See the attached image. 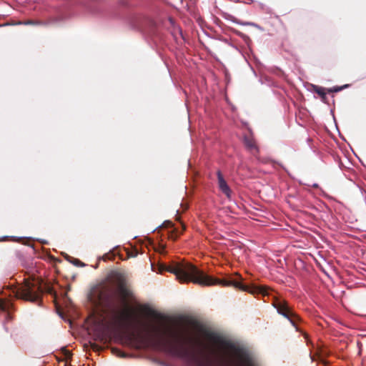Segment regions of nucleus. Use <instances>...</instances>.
I'll list each match as a JSON object with an SVG mask.
<instances>
[{"instance_id":"f257e3e1","label":"nucleus","mask_w":366,"mask_h":366,"mask_svg":"<svg viewBox=\"0 0 366 366\" xmlns=\"http://www.w3.org/2000/svg\"><path fill=\"white\" fill-rule=\"evenodd\" d=\"M113 321L118 328L138 332L154 347L179 359L182 366H264L247 346L216 332H204V337L213 345L204 352L197 348L200 345L197 338L185 327L150 325L132 318L124 311L114 313Z\"/></svg>"},{"instance_id":"f03ea898","label":"nucleus","mask_w":366,"mask_h":366,"mask_svg":"<svg viewBox=\"0 0 366 366\" xmlns=\"http://www.w3.org/2000/svg\"><path fill=\"white\" fill-rule=\"evenodd\" d=\"M157 267L158 272L162 273L164 271H167L172 273L181 283L193 282L201 286H211L214 285H221L223 286L232 285L252 294H262L264 296L269 295V289L267 287L258 285L247 286L242 285L238 280L214 278L207 275L202 270L190 262L185 261H172L169 264L159 263Z\"/></svg>"},{"instance_id":"7ed1b4c3","label":"nucleus","mask_w":366,"mask_h":366,"mask_svg":"<svg viewBox=\"0 0 366 366\" xmlns=\"http://www.w3.org/2000/svg\"><path fill=\"white\" fill-rule=\"evenodd\" d=\"M11 292L15 297L30 302L37 301L42 292L40 282L34 278L24 280L22 285L14 287Z\"/></svg>"},{"instance_id":"20e7f679","label":"nucleus","mask_w":366,"mask_h":366,"mask_svg":"<svg viewBox=\"0 0 366 366\" xmlns=\"http://www.w3.org/2000/svg\"><path fill=\"white\" fill-rule=\"evenodd\" d=\"M110 294L111 290L108 286L99 284L91 288L88 298L94 306L99 307L109 302Z\"/></svg>"},{"instance_id":"39448f33","label":"nucleus","mask_w":366,"mask_h":366,"mask_svg":"<svg viewBox=\"0 0 366 366\" xmlns=\"http://www.w3.org/2000/svg\"><path fill=\"white\" fill-rule=\"evenodd\" d=\"M272 306L277 310L278 314L287 318L292 325L297 330V322L299 317L293 312L289 307L288 303L283 299L274 296L272 297Z\"/></svg>"},{"instance_id":"423d86ee","label":"nucleus","mask_w":366,"mask_h":366,"mask_svg":"<svg viewBox=\"0 0 366 366\" xmlns=\"http://www.w3.org/2000/svg\"><path fill=\"white\" fill-rule=\"evenodd\" d=\"M217 179H218V186L219 189L224 193L228 198L231 197V189L228 186L227 182L224 180L222 173L220 171H218L217 173Z\"/></svg>"},{"instance_id":"0eeeda50","label":"nucleus","mask_w":366,"mask_h":366,"mask_svg":"<svg viewBox=\"0 0 366 366\" xmlns=\"http://www.w3.org/2000/svg\"><path fill=\"white\" fill-rule=\"evenodd\" d=\"M93 323L94 325V330L98 334H103L105 330L107 329L108 325L105 322V321L103 319L101 318H95L93 320Z\"/></svg>"},{"instance_id":"6e6552de","label":"nucleus","mask_w":366,"mask_h":366,"mask_svg":"<svg viewBox=\"0 0 366 366\" xmlns=\"http://www.w3.org/2000/svg\"><path fill=\"white\" fill-rule=\"evenodd\" d=\"M142 309L146 315L149 317L154 318L158 315L157 312L154 309H152V307H150L148 305H142Z\"/></svg>"},{"instance_id":"1a4fd4ad","label":"nucleus","mask_w":366,"mask_h":366,"mask_svg":"<svg viewBox=\"0 0 366 366\" xmlns=\"http://www.w3.org/2000/svg\"><path fill=\"white\" fill-rule=\"evenodd\" d=\"M312 87L313 91L316 92L317 94H319L322 98V101L325 102L326 99V93L325 88L314 84L312 85Z\"/></svg>"},{"instance_id":"9d476101","label":"nucleus","mask_w":366,"mask_h":366,"mask_svg":"<svg viewBox=\"0 0 366 366\" xmlns=\"http://www.w3.org/2000/svg\"><path fill=\"white\" fill-rule=\"evenodd\" d=\"M11 307L10 301L5 299H0V310L5 311Z\"/></svg>"},{"instance_id":"9b49d317","label":"nucleus","mask_w":366,"mask_h":366,"mask_svg":"<svg viewBox=\"0 0 366 366\" xmlns=\"http://www.w3.org/2000/svg\"><path fill=\"white\" fill-rule=\"evenodd\" d=\"M41 24L42 23L41 21H33V20H28V21H18L15 24H16V25H20V24H23V25H41Z\"/></svg>"},{"instance_id":"f8f14e48","label":"nucleus","mask_w":366,"mask_h":366,"mask_svg":"<svg viewBox=\"0 0 366 366\" xmlns=\"http://www.w3.org/2000/svg\"><path fill=\"white\" fill-rule=\"evenodd\" d=\"M66 259L69 260L70 262H71L73 264H74L76 266H79V267L85 266V264L81 262L80 260H79L77 259H74L68 255L66 256Z\"/></svg>"},{"instance_id":"ddd939ff","label":"nucleus","mask_w":366,"mask_h":366,"mask_svg":"<svg viewBox=\"0 0 366 366\" xmlns=\"http://www.w3.org/2000/svg\"><path fill=\"white\" fill-rule=\"evenodd\" d=\"M112 351L115 355H117V357H119L126 358L129 356L127 353H126L119 349H113Z\"/></svg>"},{"instance_id":"4468645a","label":"nucleus","mask_w":366,"mask_h":366,"mask_svg":"<svg viewBox=\"0 0 366 366\" xmlns=\"http://www.w3.org/2000/svg\"><path fill=\"white\" fill-rule=\"evenodd\" d=\"M348 86H349L348 84H345V85H343L342 86H334L332 88L328 89L327 92H340L342 89H344L345 88H347Z\"/></svg>"},{"instance_id":"2eb2a0df","label":"nucleus","mask_w":366,"mask_h":366,"mask_svg":"<svg viewBox=\"0 0 366 366\" xmlns=\"http://www.w3.org/2000/svg\"><path fill=\"white\" fill-rule=\"evenodd\" d=\"M244 144L246 145V147L250 149H255V145H254V142H253V140L249 139V138H245L244 139Z\"/></svg>"},{"instance_id":"dca6fc26","label":"nucleus","mask_w":366,"mask_h":366,"mask_svg":"<svg viewBox=\"0 0 366 366\" xmlns=\"http://www.w3.org/2000/svg\"><path fill=\"white\" fill-rule=\"evenodd\" d=\"M64 352H65L64 355H65L66 357V358H70L71 356V352L69 351L66 350H65Z\"/></svg>"},{"instance_id":"f3484780","label":"nucleus","mask_w":366,"mask_h":366,"mask_svg":"<svg viewBox=\"0 0 366 366\" xmlns=\"http://www.w3.org/2000/svg\"><path fill=\"white\" fill-rule=\"evenodd\" d=\"M243 25H251L255 27H259L256 24L252 22H245L242 24Z\"/></svg>"},{"instance_id":"a211bd4d","label":"nucleus","mask_w":366,"mask_h":366,"mask_svg":"<svg viewBox=\"0 0 366 366\" xmlns=\"http://www.w3.org/2000/svg\"><path fill=\"white\" fill-rule=\"evenodd\" d=\"M109 254H104V256L102 257V259L104 261H106L107 259H109Z\"/></svg>"},{"instance_id":"6ab92c4d","label":"nucleus","mask_w":366,"mask_h":366,"mask_svg":"<svg viewBox=\"0 0 366 366\" xmlns=\"http://www.w3.org/2000/svg\"><path fill=\"white\" fill-rule=\"evenodd\" d=\"M164 224H168V227H172V223L171 222H164Z\"/></svg>"},{"instance_id":"aec40b11","label":"nucleus","mask_w":366,"mask_h":366,"mask_svg":"<svg viewBox=\"0 0 366 366\" xmlns=\"http://www.w3.org/2000/svg\"><path fill=\"white\" fill-rule=\"evenodd\" d=\"M137 255V252H135L132 253V254H129V256H130V257H136Z\"/></svg>"},{"instance_id":"412c9836","label":"nucleus","mask_w":366,"mask_h":366,"mask_svg":"<svg viewBox=\"0 0 366 366\" xmlns=\"http://www.w3.org/2000/svg\"><path fill=\"white\" fill-rule=\"evenodd\" d=\"M312 187H318V184L315 183V184H314L312 185Z\"/></svg>"},{"instance_id":"4be33fe9","label":"nucleus","mask_w":366,"mask_h":366,"mask_svg":"<svg viewBox=\"0 0 366 366\" xmlns=\"http://www.w3.org/2000/svg\"><path fill=\"white\" fill-rule=\"evenodd\" d=\"M179 32V34L182 36V31L180 29H178Z\"/></svg>"},{"instance_id":"5701e85b","label":"nucleus","mask_w":366,"mask_h":366,"mask_svg":"<svg viewBox=\"0 0 366 366\" xmlns=\"http://www.w3.org/2000/svg\"><path fill=\"white\" fill-rule=\"evenodd\" d=\"M152 270L156 271L155 269L154 268L153 265H152Z\"/></svg>"},{"instance_id":"b1692460","label":"nucleus","mask_w":366,"mask_h":366,"mask_svg":"<svg viewBox=\"0 0 366 366\" xmlns=\"http://www.w3.org/2000/svg\"><path fill=\"white\" fill-rule=\"evenodd\" d=\"M321 361L322 362V363H323V364H325V360H322Z\"/></svg>"}]
</instances>
